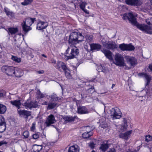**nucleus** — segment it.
<instances>
[{
	"label": "nucleus",
	"mask_w": 152,
	"mask_h": 152,
	"mask_svg": "<svg viewBox=\"0 0 152 152\" xmlns=\"http://www.w3.org/2000/svg\"><path fill=\"white\" fill-rule=\"evenodd\" d=\"M79 53V50L74 45H70L68 48L65 53L66 60L71 59L75 57Z\"/></svg>",
	"instance_id": "obj_2"
},
{
	"label": "nucleus",
	"mask_w": 152,
	"mask_h": 152,
	"mask_svg": "<svg viewBox=\"0 0 152 152\" xmlns=\"http://www.w3.org/2000/svg\"><path fill=\"white\" fill-rule=\"evenodd\" d=\"M124 124L121 126V130L123 132L125 130L127 127V123L125 118H124L123 120Z\"/></svg>",
	"instance_id": "obj_29"
},
{
	"label": "nucleus",
	"mask_w": 152,
	"mask_h": 152,
	"mask_svg": "<svg viewBox=\"0 0 152 152\" xmlns=\"http://www.w3.org/2000/svg\"><path fill=\"white\" fill-rule=\"evenodd\" d=\"M132 130H130L124 133H121L119 134V136L121 138L127 140L132 133Z\"/></svg>",
	"instance_id": "obj_18"
},
{
	"label": "nucleus",
	"mask_w": 152,
	"mask_h": 152,
	"mask_svg": "<svg viewBox=\"0 0 152 152\" xmlns=\"http://www.w3.org/2000/svg\"><path fill=\"white\" fill-rule=\"evenodd\" d=\"M11 59L17 63H20L21 61V58L13 55L12 56Z\"/></svg>",
	"instance_id": "obj_34"
},
{
	"label": "nucleus",
	"mask_w": 152,
	"mask_h": 152,
	"mask_svg": "<svg viewBox=\"0 0 152 152\" xmlns=\"http://www.w3.org/2000/svg\"><path fill=\"white\" fill-rule=\"evenodd\" d=\"M77 112L80 114H84L88 113V109L85 107L80 106L77 108Z\"/></svg>",
	"instance_id": "obj_19"
},
{
	"label": "nucleus",
	"mask_w": 152,
	"mask_h": 152,
	"mask_svg": "<svg viewBox=\"0 0 152 152\" xmlns=\"http://www.w3.org/2000/svg\"><path fill=\"white\" fill-rule=\"evenodd\" d=\"M10 103L13 105L15 106L18 107V109L20 108V106L21 105V102L20 100H15L10 102Z\"/></svg>",
	"instance_id": "obj_27"
},
{
	"label": "nucleus",
	"mask_w": 152,
	"mask_h": 152,
	"mask_svg": "<svg viewBox=\"0 0 152 152\" xmlns=\"http://www.w3.org/2000/svg\"><path fill=\"white\" fill-rule=\"evenodd\" d=\"M54 66L56 69L60 71L61 70V68L63 70L67 67L64 63L61 61H58L56 64L54 65Z\"/></svg>",
	"instance_id": "obj_13"
},
{
	"label": "nucleus",
	"mask_w": 152,
	"mask_h": 152,
	"mask_svg": "<svg viewBox=\"0 0 152 152\" xmlns=\"http://www.w3.org/2000/svg\"><path fill=\"white\" fill-rule=\"evenodd\" d=\"M110 114L112 119H119L121 117V112L118 108H113L110 110Z\"/></svg>",
	"instance_id": "obj_7"
},
{
	"label": "nucleus",
	"mask_w": 152,
	"mask_h": 152,
	"mask_svg": "<svg viewBox=\"0 0 152 152\" xmlns=\"http://www.w3.org/2000/svg\"><path fill=\"white\" fill-rule=\"evenodd\" d=\"M108 152H115V149L114 148H112Z\"/></svg>",
	"instance_id": "obj_59"
},
{
	"label": "nucleus",
	"mask_w": 152,
	"mask_h": 152,
	"mask_svg": "<svg viewBox=\"0 0 152 152\" xmlns=\"http://www.w3.org/2000/svg\"><path fill=\"white\" fill-rule=\"evenodd\" d=\"M42 145H37L34 147V151L35 152H39L42 149Z\"/></svg>",
	"instance_id": "obj_40"
},
{
	"label": "nucleus",
	"mask_w": 152,
	"mask_h": 152,
	"mask_svg": "<svg viewBox=\"0 0 152 152\" xmlns=\"http://www.w3.org/2000/svg\"><path fill=\"white\" fill-rule=\"evenodd\" d=\"M18 113L20 115H23L25 116V118H27L29 116L31 115V112L28 111L23 110H18Z\"/></svg>",
	"instance_id": "obj_16"
},
{
	"label": "nucleus",
	"mask_w": 152,
	"mask_h": 152,
	"mask_svg": "<svg viewBox=\"0 0 152 152\" xmlns=\"http://www.w3.org/2000/svg\"><path fill=\"white\" fill-rule=\"evenodd\" d=\"M18 29L17 28L10 27L8 28V31L11 34H14L18 31Z\"/></svg>",
	"instance_id": "obj_26"
},
{
	"label": "nucleus",
	"mask_w": 152,
	"mask_h": 152,
	"mask_svg": "<svg viewBox=\"0 0 152 152\" xmlns=\"http://www.w3.org/2000/svg\"><path fill=\"white\" fill-rule=\"evenodd\" d=\"M107 126V125L104 126L103 125H102L101 126V127L104 129V128H105Z\"/></svg>",
	"instance_id": "obj_63"
},
{
	"label": "nucleus",
	"mask_w": 152,
	"mask_h": 152,
	"mask_svg": "<svg viewBox=\"0 0 152 152\" xmlns=\"http://www.w3.org/2000/svg\"><path fill=\"white\" fill-rule=\"evenodd\" d=\"M97 69L99 72H102L104 73H106L108 71V69L105 68L104 66L100 65L97 66Z\"/></svg>",
	"instance_id": "obj_24"
},
{
	"label": "nucleus",
	"mask_w": 152,
	"mask_h": 152,
	"mask_svg": "<svg viewBox=\"0 0 152 152\" xmlns=\"http://www.w3.org/2000/svg\"><path fill=\"white\" fill-rule=\"evenodd\" d=\"M84 39V37L79 32H72L69 35V42L73 44L78 43L82 41Z\"/></svg>",
	"instance_id": "obj_3"
},
{
	"label": "nucleus",
	"mask_w": 152,
	"mask_h": 152,
	"mask_svg": "<svg viewBox=\"0 0 152 152\" xmlns=\"http://www.w3.org/2000/svg\"><path fill=\"white\" fill-rule=\"evenodd\" d=\"M6 129V124L5 123H3V124H0V132H4Z\"/></svg>",
	"instance_id": "obj_38"
},
{
	"label": "nucleus",
	"mask_w": 152,
	"mask_h": 152,
	"mask_svg": "<svg viewBox=\"0 0 152 152\" xmlns=\"http://www.w3.org/2000/svg\"><path fill=\"white\" fill-rule=\"evenodd\" d=\"M102 51L107 58L110 60H112V53L110 51L106 50H103Z\"/></svg>",
	"instance_id": "obj_22"
},
{
	"label": "nucleus",
	"mask_w": 152,
	"mask_h": 152,
	"mask_svg": "<svg viewBox=\"0 0 152 152\" xmlns=\"http://www.w3.org/2000/svg\"><path fill=\"white\" fill-rule=\"evenodd\" d=\"M39 137V135L37 134H35L33 135L32 137L33 139H36L38 138Z\"/></svg>",
	"instance_id": "obj_50"
},
{
	"label": "nucleus",
	"mask_w": 152,
	"mask_h": 152,
	"mask_svg": "<svg viewBox=\"0 0 152 152\" xmlns=\"http://www.w3.org/2000/svg\"><path fill=\"white\" fill-rule=\"evenodd\" d=\"M3 123H5L4 122V118L2 115H0V124H2Z\"/></svg>",
	"instance_id": "obj_51"
},
{
	"label": "nucleus",
	"mask_w": 152,
	"mask_h": 152,
	"mask_svg": "<svg viewBox=\"0 0 152 152\" xmlns=\"http://www.w3.org/2000/svg\"><path fill=\"white\" fill-rule=\"evenodd\" d=\"M84 129H85L86 131V132H88V133H92L90 132L92 130L91 128L89 126H87L84 127Z\"/></svg>",
	"instance_id": "obj_45"
},
{
	"label": "nucleus",
	"mask_w": 152,
	"mask_h": 152,
	"mask_svg": "<svg viewBox=\"0 0 152 152\" xmlns=\"http://www.w3.org/2000/svg\"><path fill=\"white\" fill-rule=\"evenodd\" d=\"M37 97L38 98H43L45 96V95L42 93L39 90H38L37 92Z\"/></svg>",
	"instance_id": "obj_42"
},
{
	"label": "nucleus",
	"mask_w": 152,
	"mask_h": 152,
	"mask_svg": "<svg viewBox=\"0 0 152 152\" xmlns=\"http://www.w3.org/2000/svg\"><path fill=\"white\" fill-rule=\"evenodd\" d=\"M23 135L25 138H27L29 136V132L28 131H26L23 132Z\"/></svg>",
	"instance_id": "obj_48"
},
{
	"label": "nucleus",
	"mask_w": 152,
	"mask_h": 152,
	"mask_svg": "<svg viewBox=\"0 0 152 152\" xmlns=\"http://www.w3.org/2000/svg\"><path fill=\"white\" fill-rule=\"evenodd\" d=\"M126 3L128 4L138 5H140L139 0H126Z\"/></svg>",
	"instance_id": "obj_23"
},
{
	"label": "nucleus",
	"mask_w": 152,
	"mask_h": 152,
	"mask_svg": "<svg viewBox=\"0 0 152 152\" xmlns=\"http://www.w3.org/2000/svg\"><path fill=\"white\" fill-rule=\"evenodd\" d=\"M125 58L127 64L129 65V66H128L130 67V68L134 67L137 64V60L132 57L126 56Z\"/></svg>",
	"instance_id": "obj_8"
},
{
	"label": "nucleus",
	"mask_w": 152,
	"mask_h": 152,
	"mask_svg": "<svg viewBox=\"0 0 152 152\" xmlns=\"http://www.w3.org/2000/svg\"><path fill=\"white\" fill-rule=\"evenodd\" d=\"M146 7L148 10L151 9H152V1H150L148 4L147 5H146Z\"/></svg>",
	"instance_id": "obj_44"
},
{
	"label": "nucleus",
	"mask_w": 152,
	"mask_h": 152,
	"mask_svg": "<svg viewBox=\"0 0 152 152\" xmlns=\"http://www.w3.org/2000/svg\"><path fill=\"white\" fill-rule=\"evenodd\" d=\"M92 135V133H88V132H85L83 134L82 137L84 138H87Z\"/></svg>",
	"instance_id": "obj_41"
},
{
	"label": "nucleus",
	"mask_w": 152,
	"mask_h": 152,
	"mask_svg": "<svg viewBox=\"0 0 152 152\" xmlns=\"http://www.w3.org/2000/svg\"><path fill=\"white\" fill-rule=\"evenodd\" d=\"M68 152H79L77 146L74 145L70 147L68 150Z\"/></svg>",
	"instance_id": "obj_25"
},
{
	"label": "nucleus",
	"mask_w": 152,
	"mask_h": 152,
	"mask_svg": "<svg viewBox=\"0 0 152 152\" xmlns=\"http://www.w3.org/2000/svg\"><path fill=\"white\" fill-rule=\"evenodd\" d=\"M51 61L52 63L54 64L53 65H56V60L54 59H52Z\"/></svg>",
	"instance_id": "obj_56"
},
{
	"label": "nucleus",
	"mask_w": 152,
	"mask_h": 152,
	"mask_svg": "<svg viewBox=\"0 0 152 152\" xmlns=\"http://www.w3.org/2000/svg\"><path fill=\"white\" fill-rule=\"evenodd\" d=\"M149 68L150 70L152 71V64L149 66Z\"/></svg>",
	"instance_id": "obj_62"
},
{
	"label": "nucleus",
	"mask_w": 152,
	"mask_h": 152,
	"mask_svg": "<svg viewBox=\"0 0 152 152\" xmlns=\"http://www.w3.org/2000/svg\"><path fill=\"white\" fill-rule=\"evenodd\" d=\"M93 39V36L92 35H88L86 37V40L88 42H91Z\"/></svg>",
	"instance_id": "obj_43"
},
{
	"label": "nucleus",
	"mask_w": 152,
	"mask_h": 152,
	"mask_svg": "<svg viewBox=\"0 0 152 152\" xmlns=\"http://www.w3.org/2000/svg\"><path fill=\"white\" fill-rule=\"evenodd\" d=\"M146 22L148 24L152 25V18L148 19L146 20Z\"/></svg>",
	"instance_id": "obj_49"
},
{
	"label": "nucleus",
	"mask_w": 152,
	"mask_h": 152,
	"mask_svg": "<svg viewBox=\"0 0 152 152\" xmlns=\"http://www.w3.org/2000/svg\"><path fill=\"white\" fill-rule=\"evenodd\" d=\"M4 10L6 15L10 18H13L14 17V13L7 7L4 8Z\"/></svg>",
	"instance_id": "obj_21"
},
{
	"label": "nucleus",
	"mask_w": 152,
	"mask_h": 152,
	"mask_svg": "<svg viewBox=\"0 0 152 152\" xmlns=\"http://www.w3.org/2000/svg\"><path fill=\"white\" fill-rule=\"evenodd\" d=\"M115 64L120 67H125L126 69H129L130 68L128 67L125 63L124 59L122 56L119 53L115 54Z\"/></svg>",
	"instance_id": "obj_4"
},
{
	"label": "nucleus",
	"mask_w": 152,
	"mask_h": 152,
	"mask_svg": "<svg viewBox=\"0 0 152 152\" xmlns=\"http://www.w3.org/2000/svg\"><path fill=\"white\" fill-rule=\"evenodd\" d=\"M119 48L121 50L126 51L127 44L124 43L120 44Z\"/></svg>",
	"instance_id": "obj_37"
},
{
	"label": "nucleus",
	"mask_w": 152,
	"mask_h": 152,
	"mask_svg": "<svg viewBox=\"0 0 152 152\" xmlns=\"http://www.w3.org/2000/svg\"><path fill=\"white\" fill-rule=\"evenodd\" d=\"M42 56L45 58H47V56L43 54H42Z\"/></svg>",
	"instance_id": "obj_64"
},
{
	"label": "nucleus",
	"mask_w": 152,
	"mask_h": 152,
	"mask_svg": "<svg viewBox=\"0 0 152 152\" xmlns=\"http://www.w3.org/2000/svg\"><path fill=\"white\" fill-rule=\"evenodd\" d=\"M23 105L26 108L31 109L33 108L37 107L38 104L37 102H33L31 101L30 99H28L23 103Z\"/></svg>",
	"instance_id": "obj_9"
},
{
	"label": "nucleus",
	"mask_w": 152,
	"mask_h": 152,
	"mask_svg": "<svg viewBox=\"0 0 152 152\" xmlns=\"http://www.w3.org/2000/svg\"><path fill=\"white\" fill-rule=\"evenodd\" d=\"M7 110V108L5 106L0 104V114H4Z\"/></svg>",
	"instance_id": "obj_33"
},
{
	"label": "nucleus",
	"mask_w": 152,
	"mask_h": 152,
	"mask_svg": "<svg viewBox=\"0 0 152 152\" xmlns=\"http://www.w3.org/2000/svg\"><path fill=\"white\" fill-rule=\"evenodd\" d=\"M46 97L48 99L51 98V101L54 102H55L59 99V97L58 96H57L54 93L52 94L51 96H46Z\"/></svg>",
	"instance_id": "obj_20"
},
{
	"label": "nucleus",
	"mask_w": 152,
	"mask_h": 152,
	"mask_svg": "<svg viewBox=\"0 0 152 152\" xmlns=\"http://www.w3.org/2000/svg\"><path fill=\"white\" fill-rule=\"evenodd\" d=\"M34 22V20L33 19L30 18H26L25 21H23L21 24L23 30L26 32H27L31 30V28L30 26Z\"/></svg>",
	"instance_id": "obj_5"
},
{
	"label": "nucleus",
	"mask_w": 152,
	"mask_h": 152,
	"mask_svg": "<svg viewBox=\"0 0 152 152\" xmlns=\"http://www.w3.org/2000/svg\"><path fill=\"white\" fill-rule=\"evenodd\" d=\"M33 1V0H24V2L21 3V4L24 6L30 4Z\"/></svg>",
	"instance_id": "obj_39"
},
{
	"label": "nucleus",
	"mask_w": 152,
	"mask_h": 152,
	"mask_svg": "<svg viewBox=\"0 0 152 152\" xmlns=\"http://www.w3.org/2000/svg\"><path fill=\"white\" fill-rule=\"evenodd\" d=\"M78 1L80 4V8L82 10H83L85 8V6L87 4V3L84 1V0H78Z\"/></svg>",
	"instance_id": "obj_30"
},
{
	"label": "nucleus",
	"mask_w": 152,
	"mask_h": 152,
	"mask_svg": "<svg viewBox=\"0 0 152 152\" xmlns=\"http://www.w3.org/2000/svg\"><path fill=\"white\" fill-rule=\"evenodd\" d=\"M152 139V137L149 135H146L145 136V141L147 142H148L151 141Z\"/></svg>",
	"instance_id": "obj_46"
},
{
	"label": "nucleus",
	"mask_w": 152,
	"mask_h": 152,
	"mask_svg": "<svg viewBox=\"0 0 152 152\" xmlns=\"http://www.w3.org/2000/svg\"><path fill=\"white\" fill-rule=\"evenodd\" d=\"M36 72L39 74H42L44 73V71L43 70L37 71Z\"/></svg>",
	"instance_id": "obj_53"
},
{
	"label": "nucleus",
	"mask_w": 152,
	"mask_h": 152,
	"mask_svg": "<svg viewBox=\"0 0 152 152\" xmlns=\"http://www.w3.org/2000/svg\"><path fill=\"white\" fill-rule=\"evenodd\" d=\"M103 46L107 49L111 50L113 49L116 48L115 43L113 41L104 42L102 41Z\"/></svg>",
	"instance_id": "obj_10"
},
{
	"label": "nucleus",
	"mask_w": 152,
	"mask_h": 152,
	"mask_svg": "<svg viewBox=\"0 0 152 152\" xmlns=\"http://www.w3.org/2000/svg\"><path fill=\"white\" fill-rule=\"evenodd\" d=\"M137 15L131 12L125 14L123 15L122 18L124 20L128 19L132 25L136 26L140 30L149 34H152L151 27L145 24H140L137 21Z\"/></svg>",
	"instance_id": "obj_1"
},
{
	"label": "nucleus",
	"mask_w": 152,
	"mask_h": 152,
	"mask_svg": "<svg viewBox=\"0 0 152 152\" xmlns=\"http://www.w3.org/2000/svg\"><path fill=\"white\" fill-rule=\"evenodd\" d=\"M36 124L35 122H34L32 124V126L31 127V130L33 131L35 129Z\"/></svg>",
	"instance_id": "obj_52"
},
{
	"label": "nucleus",
	"mask_w": 152,
	"mask_h": 152,
	"mask_svg": "<svg viewBox=\"0 0 152 152\" xmlns=\"http://www.w3.org/2000/svg\"><path fill=\"white\" fill-rule=\"evenodd\" d=\"M48 25L46 22L39 20L37 23V29L38 30H42L45 28Z\"/></svg>",
	"instance_id": "obj_12"
},
{
	"label": "nucleus",
	"mask_w": 152,
	"mask_h": 152,
	"mask_svg": "<svg viewBox=\"0 0 152 152\" xmlns=\"http://www.w3.org/2000/svg\"><path fill=\"white\" fill-rule=\"evenodd\" d=\"M23 72L21 69L15 67L14 76H15L17 77H19L23 76Z\"/></svg>",
	"instance_id": "obj_15"
},
{
	"label": "nucleus",
	"mask_w": 152,
	"mask_h": 152,
	"mask_svg": "<svg viewBox=\"0 0 152 152\" xmlns=\"http://www.w3.org/2000/svg\"><path fill=\"white\" fill-rule=\"evenodd\" d=\"M57 103L55 102H49L48 104V106L47 107L48 110H51L53 109L57 105Z\"/></svg>",
	"instance_id": "obj_28"
},
{
	"label": "nucleus",
	"mask_w": 152,
	"mask_h": 152,
	"mask_svg": "<svg viewBox=\"0 0 152 152\" xmlns=\"http://www.w3.org/2000/svg\"><path fill=\"white\" fill-rule=\"evenodd\" d=\"M48 103L46 101H45L43 103H42V105H47L48 104Z\"/></svg>",
	"instance_id": "obj_61"
},
{
	"label": "nucleus",
	"mask_w": 152,
	"mask_h": 152,
	"mask_svg": "<svg viewBox=\"0 0 152 152\" xmlns=\"http://www.w3.org/2000/svg\"><path fill=\"white\" fill-rule=\"evenodd\" d=\"M135 48L131 44H127L126 51H130L134 50Z\"/></svg>",
	"instance_id": "obj_36"
},
{
	"label": "nucleus",
	"mask_w": 152,
	"mask_h": 152,
	"mask_svg": "<svg viewBox=\"0 0 152 152\" xmlns=\"http://www.w3.org/2000/svg\"><path fill=\"white\" fill-rule=\"evenodd\" d=\"M6 92L4 90H0V97H4L5 96Z\"/></svg>",
	"instance_id": "obj_47"
},
{
	"label": "nucleus",
	"mask_w": 152,
	"mask_h": 152,
	"mask_svg": "<svg viewBox=\"0 0 152 152\" xmlns=\"http://www.w3.org/2000/svg\"><path fill=\"white\" fill-rule=\"evenodd\" d=\"M138 75L144 78L146 80V85H148L151 80V77L150 75L145 73H140L138 74Z\"/></svg>",
	"instance_id": "obj_17"
},
{
	"label": "nucleus",
	"mask_w": 152,
	"mask_h": 152,
	"mask_svg": "<svg viewBox=\"0 0 152 152\" xmlns=\"http://www.w3.org/2000/svg\"><path fill=\"white\" fill-rule=\"evenodd\" d=\"M56 122V120L55 119L54 115L52 114H50L48 117L45 124L47 126H48L51 124H54Z\"/></svg>",
	"instance_id": "obj_11"
},
{
	"label": "nucleus",
	"mask_w": 152,
	"mask_h": 152,
	"mask_svg": "<svg viewBox=\"0 0 152 152\" xmlns=\"http://www.w3.org/2000/svg\"><path fill=\"white\" fill-rule=\"evenodd\" d=\"M7 143L6 142L4 141H0V146L6 144Z\"/></svg>",
	"instance_id": "obj_54"
},
{
	"label": "nucleus",
	"mask_w": 152,
	"mask_h": 152,
	"mask_svg": "<svg viewBox=\"0 0 152 152\" xmlns=\"http://www.w3.org/2000/svg\"><path fill=\"white\" fill-rule=\"evenodd\" d=\"M109 147V146L107 144H103L101 145L100 148L103 151H105Z\"/></svg>",
	"instance_id": "obj_35"
},
{
	"label": "nucleus",
	"mask_w": 152,
	"mask_h": 152,
	"mask_svg": "<svg viewBox=\"0 0 152 152\" xmlns=\"http://www.w3.org/2000/svg\"><path fill=\"white\" fill-rule=\"evenodd\" d=\"M126 152H137V151L136 150H134L133 151H131L129 149H128L126 151Z\"/></svg>",
	"instance_id": "obj_60"
},
{
	"label": "nucleus",
	"mask_w": 152,
	"mask_h": 152,
	"mask_svg": "<svg viewBox=\"0 0 152 152\" xmlns=\"http://www.w3.org/2000/svg\"><path fill=\"white\" fill-rule=\"evenodd\" d=\"M75 117H72L71 116H66L63 118V119L65 121H67L69 122H71L74 121Z\"/></svg>",
	"instance_id": "obj_32"
},
{
	"label": "nucleus",
	"mask_w": 152,
	"mask_h": 152,
	"mask_svg": "<svg viewBox=\"0 0 152 152\" xmlns=\"http://www.w3.org/2000/svg\"><path fill=\"white\" fill-rule=\"evenodd\" d=\"M15 69V67L7 65H4L1 68L2 72L10 76H14Z\"/></svg>",
	"instance_id": "obj_6"
},
{
	"label": "nucleus",
	"mask_w": 152,
	"mask_h": 152,
	"mask_svg": "<svg viewBox=\"0 0 152 152\" xmlns=\"http://www.w3.org/2000/svg\"><path fill=\"white\" fill-rule=\"evenodd\" d=\"M63 70L64 72L66 77L67 78L70 79L71 77V75L70 74V71L67 67H66V68H65V69H64Z\"/></svg>",
	"instance_id": "obj_31"
},
{
	"label": "nucleus",
	"mask_w": 152,
	"mask_h": 152,
	"mask_svg": "<svg viewBox=\"0 0 152 152\" xmlns=\"http://www.w3.org/2000/svg\"><path fill=\"white\" fill-rule=\"evenodd\" d=\"M89 146L91 148H93L94 147V144L93 142L91 143L89 145Z\"/></svg>",
	"instance_id": "obj_55"
},
{
	"label": "nucleus",
	"mask_w": 152,
	"mask_h": 152,
	"mask_svg": "<svg viewBox=\"0 0 152 152\" xmlns=\"http://www.w3.org/2000/svg\"><path fill=\"white\" fill-rule=\"evenodd\" d=\"M4 54V53L2 51L0 52V58H2L3 55Z\"/></svg>",
	"instance_id": "obj_58"
},
{
	"label": "nucleus",
	"mask_w": 152,
	"mask_h": 152,
	"mask_svg": "<svg viewBox=\"0 0 152 152\" xmlns=\"http://www.w3.org/2000/svg\"><path fill=\"white\" fill-rule=\"evenodd\" d=\"M89 44L91 48V50L93 51H98L101 48V45L98 44L92 43Z\"/></svg>",
	"instance_id": "obj_14"
},
{
	"label": "nucleus",
	"mask_w": 152,
	"mask_h": 152,
	"mask_svg": "<svg viewBox=\"0 0 152 152\" xmlns=\"http://www.w3.org/2000/svg\"><path fill=\"white\" fill-rule=\"evenodd\" d=\"M83 10L84 11V12H85L86 14H89V12L87 10H86L85 8H84L83 10Z\"/></svg>",
	"instance_id": "obj_57"
}]
</instances>
